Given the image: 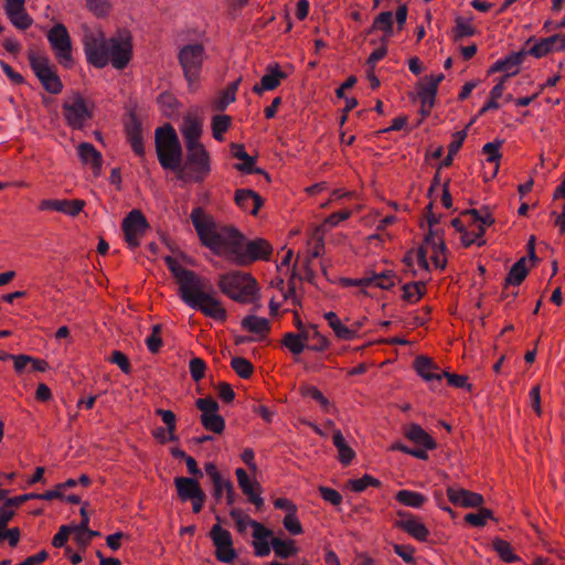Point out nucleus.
<instances>
[{"label":"nucleus","mask_w":565,"mask_h":565,"mask_svg":"<svg viewBox=\"0 0 565 565\" xmlns=\"http://www.w3.org/2000/svg\"><path fill=\"white\" fill-rule=\"evenodd\" d=\"M195 406L201 412V424L212 433L222 434L225 429V420L218 414L220 406L212 397L199 398Z\"/></svg>","instance_id":"2eb2a0df"},{"label":"nucleus","mask_w":565,"mask_h":565,"mask_svg":"<svg viewBox=\"0 0 565 565\" xmlns=\"http://www.w3.org/2000/svg\"><path fill=\"white\" fill-rule=\"evenodd\" d=\"M132 36L126 30H118L106 38L100 30H86L83 35V49L87 62L96 68L108 64L116 70L127 67L132 58Z\"/></svg>","instance_id":"f257e3e1"},{"label":"nucleus","mask_w":565,"mask_h":565,"mask_svg":"<svg viewBox=\"0 0 565 565\" xmlns=\"http://www.w3.org/2000/svg\"><path fill=\"white\" fill-rule=\"evenodd\" d=\"M235 202L244 211L256 215L263 205L262 196L253 190L239 189L235 192Z\"/></svg>","instance_id":"c756f323"},{"label":"nucleus","mask_w":565,"mask_h":565,"mask_svg":"<svg viewBox=\"0 0 565 565\" xmlns=\"http://www.w3.org/2000/svg\"><path fill=\"white\" fill-rule=\"evenodd\" d=\"M231 150L234 158L242 160V163L235 164V169L243 173H250L252 166H255L256 159L246 152L243 145L232 143Z\"/></svg>","instance_id":"58836bf2"},{"label":"nucleus","mask_w":565,"mask_h":565,"mask_svg":"<svg viewBox=\"0 0 565 565\" xmlns=\"http://www.w3.org/2000/svg\"><path fill=\"white\" fill-rule=\"evenodd\" d=\"M398 519L394 521V527L407 533L418 542H426L430 535L428 527L414 514L399 510Z\"/></svg>","instance_id":"a211bd4d"},{"label":"nucleus","mask_w":565,"mask_h":565,"mask_svg":"<svg viewBox=\"0 0 565 565\" xmlns=\"http://www.w3.org/2000/svg\"><path fill=\"white\" fill-rule=\"evenodd\" d=\"M47 41L56 61L64 67L71 68L74 64L72 39L63 23L54 24L47 32Z\"/></svg>","instance_id":"f8f14e48"},{"label":"nucleus","mask_w":565,"mask_h":565,"mask_svg":"<svg viewBox=\"0 0 565 565\" xmlns=\"http://www.w3.org/2000/svg\"><path fill=\"white\" fill-rule=\"evenodd\" d=\"M28 60L43 88L51 94H60L63 89V83L49 56L45 53L29 50Z\"/></svg>","instance_id":"1a4fd4ad"},{"label":"nucleus","mask_w":565,"mask_h":565,"mask_svg":"<svg viewBox=\"0 0 565 565\" xmlns=\"http://www.w3.org/2000/svg\"><path fill=\"white\" fill-rule=\"evenodd\" d=\"M210 537L215 546V557L217 561L230 564L237 557V553L233 547L232 534L223 529L220 523L212 526Z\"/></svg>","instance_id":"dca6fc26"},{"label":"nucleus","mask_w":565,"mask_h":565,"mask_svg":"<svg viewBox=\"0 0 565 565\" xmlns=\"http://www.w3.org/2000/svg\"><path fill=\"white\" fill-rule=\"evenodd\" d=\"M441 375L447 379L450 386L467 388L468 391L471 390V384L468 383V377L466 375L451 374L448 372H441Z\"/></svg>","instance_id":"774afa93"},{"label":"nucleus","mask_w":565,"mask_h":565,"mask_svg":"<svg viewBox=\"0 0 565 565\" xmlns=\"http://www.w3.org/2000/svg\"><path fill=\"white\" fill-rule=\"evenodd\" d=\"M490 519H493V513L486 508L479 509L476 513L465 515V521L472 526H483Z\"/></svg>","instance_id":"5fc2aeb1"},{"label":"nucleus","mask_w":565,"mask_h":565,"mask_svg":"<svg viewBox=\"0 0 565 565\" xmlns=\"http://www.w3.org/2000/svg\"><path fill=\"white\" fill-rule=\"evenodd\" d=\"M156 413L161 417L162 422L167 425L168 431H169V439L174 440L175 439V429H177V423H175V415L172 411L168 409H161L158 408Z\"/></svg>","instance_id":"052dcab7"},{"label":"nucleus","mask_w":565,"mask_h":565,"mask_svg":"<svg viewBox=\"0 0 565 565\" xmlns=\"http://www.w3.org/2000/svg\"><path fill=\"white\" fill-rule=\"evenodd\" d=\"M301 333L308 334L307 347L313 351L326 350L329 345L327 338L320 334V332L317 329V326L315 324H309L308 328Z\"/></svg>","instance_id":"37998d69"},{"label":"nucleus","mask_w":565,"mask_h":565,"mask_svg":"<svg viewBox=\"0 0 565 565\" xmlns=\"http://www.w3.org/2000/svg\"><path fill=\"white\" fill-rule=\"evenodd\" d=\"M86 8L96 18H106L110 13L113 4L109 0H86Z\"/></svg>","instance_id":"09e8293b"},{"label":"nucleus","mask_w":565,"mask_h":565,"mask_svg":"<svg viewBox=\"0 0 565 565\" xmlns=\"http://www.w3.org/2000/svg\"><path fill=\"white\" fill-rule=\"evenodd\" d=\"M366 277L370 280V286H376L381 289H390L395 285V275L391 270Z\"/></svg>","instance_id":"8fccbe9b"},{"label":"nucleus","mask_w":565,"mask_h":565,"mask_svg":"<svg viewBox=\"0 0 565 565\" xmlns=\"http://www.w3.org/2000/svg\"><path fill=\"white\" fill-rule=\"evenodd\" d=\"M477 33L476 28L470 21L465 20L461 17L456 19V25L454 28V40L459 41L463 38L473 36Z\"/></svg>","instance_id":"3c124183"},{"label":"nucleus","mask_w":565,"mask_h":565,"mask_svg":"<svg viewBox=\"0 0 565 565\" xmlns=\"http://www.w3.org/2000/svg\"><path fill=\"white\" fill-rule=\"evenodd\" d=\"M381 481L370 475H364L360 479H350L348 487L354 492H362L369 487H380Z\"/></svg>","instance_id":"603ef678"},{"label":"nucleus","mask_w":565,"mask_h":565,"mask_svg":"<svg viewBox=\"0 0 565 565\" xmlns=\"http://www.w3.org/2000/svg\"><path fill=\"white\" fill-rule=\"evenodd\" d=\"M281 343L292 353L300 354L308 344V334L288 332L284 335Z\"/></svg>","instance_id":"79ce46f5"},{"label":"nucleus","mask_w":565,"mask_h":565,"mask_svg":"<svg viewBox=\"0 0 565 565\" xmlns=\"http://www.w3.org/2000/svg\"><path fill=\"white\" fill-rule=\"evenodd\" d=\"M333 445L338 449L339 452V461L342 465H349L355 457L354 450L345 443L344 437L340 429H334L333 431Z\"/></svg>","instance_id":"4c0bfd02"},{"label":"nucleus","mask_w":565,"mask_h":565,"mask_svg":"<svg viewBox=\"0 0 565 565\" xmlns=\"http://www.w3.org/2000/svg\"><path fill=\"white\" fill-rule=\"evenodd\" d=\"M62 108L66 124L73 129H83L93 118L95 105L79 93H73L65 99Z\"/></svg>","instance_id":"9d476101"},{"label":"nucleus","mask_w":565,"mask_h":565,"mask_svg":"<svg viewBox=\"0 0 565 565\" xmlns=\"http://www.w3.org/2000/svg\"><path fill=\"white\" fill-rule=\"evenodd\" d=\"M156 151L163 169L178 171L181 166L182 147L170 124L156 129Z\"/></svg>","instance_id":"39448f33"},{"label":"nucleus","mask_w":565,"mask_h":565,"mask_svg":"<svg viewBox=\"0 0 565 565\" xmlns=\"http://www.w3.org/2000/svg\"><path fill=\"white\" fill-rule=\"evenodd\" d=\"M230 515L235 521L236 529L239 533H245L248 526L253 527V523H258L257 521L252 520L241 509H232L230 511Z\"/></svg>","instance_id":"6e6d98bb"},{"label":"nucleus","mask_w":565,"mask_h":565,"mask_svg":"<svg viewBox=\"0 0 565 565\" xmlns=\"http://www.w3.org/2000/svg\"><path fill=\"white\" fill-rule=\"evenodd\" d=\"M77 154L84 164H90L95 171H100L103 166L102 153L89 142L77 146Z\"/></svg>","instance_id":"2f4dec72"},{"label":"nucleus","mask_w":565,"mask_h":565,"mask_svg":"<svg viewBox=\"0 0 565 565\" xmlns=\"http://www.w3.org/2000/svg\"><path fill=\"white\" fill-rule=\"evenodd\" d=\"M414 367L419 376H422L426 381H431L434 379L441 380V373H435L437 366L435 363L427 356H418L414 361Z\"/></svg>","instance_id":"c9c22d12"},{"label":"nucleus","mask_w":565,"mask_h":565,"mask_svg":"<svg viewBox=\"0 0 565 565\" xmlns=\"http://www.w3.org/2000/svg\"><path fill=\"white\" fill-rule=\"evenodd\" d=\"M352 211L349 209L330 214L321 225L323 230L338 226L341 222L349 220L352 216Z\"/></svg>","instance_id":"13d9d810"},{"label":"nucleus","mask_w":565,"mask_h":565,"mask_svg":"<svg viewBox=\"0 0 565 565\" xmlns=\"http://www.w3.org/2000/svg\"><path fill=\"white\" fill-rule=\"evenodd\" d=\"M286 77L287 74L281 71L278 63L269 64L266 67V74L262 77L260 83L254 85L252 90L257 95H262L265 90H274Z\"/></svg>","instance_id":"a878e982"},{"label":"nucleus","mask_w":565,"mask_h":565,"mask_svg":"<svg viewBox=\"0 0 565 565\" xmlns=\"http://www.w3.org/2000/svg\"><path fill=\"white\" fill-rule=\"evenodd\" d=\"M20 536L19 527L7 529L0 526V543L8 541L11 547H15L20 541Z\"/></svg>","instance_id":"69168bd1"},{"label":"nucleus","mask_w":565,"mask_h":565,"mask_svg":"<svg viewBox=\"0 0 565 565\" xmlns=\"http://www.w3.org/2000/svg\"><path fill=\"white\" fill-rule=\"evenodd\" d=\"M242 328L245 331L250 333H255L259 337H266L270 331L269 320L263 317H257L255 315L246 316L242 320Z\"/></svg>","instance_id":"72a5a7b5"},{"label":"nucleus","mask_w":565,"mask_h":565,"mask_svg":"<svg viewBox=\"0 0 565 565\" xmlns=\"http://www.w3.org/2000/svg\"><path fill=\"white\" fill-rule=\"evenodd\" d=\"M403 299L411 303H416L426 292V285L422 281L408 282L402 287Z\"/></svg>","instance_id":"c03bdc74"},{"label":"nucleus","mask_w":565,"mask_h":565,"mask_svg":"<svg viewBox=\"0 0 565 565\" xmlns=\"http://www.w3.org/2000/svg\"><path fill=\"white\" fill-rule=\"evenodd\" d=\"M271 252L273 248L266 239L257 238L246 243L244 236L238 232L230 259L237 265L245 266L256 260L269 259Z\"/></svg>","instance_id":"6e6552de"},{"label":"nucleus","mask_w":565,"mask_h":565,"mask_svg":"<svg viewBox=\"0 0 565 565\" xmlns=\"http://www.w3.org/2000/svg\"><path fill=\"white\" fill-rule=\"evenodd\" d=\"M190 217L201 244L214 254L230 258L236 237H238V231L217 224L214 217L206 214L201 207L193 209Z\"/></svg>","instance_id":"7ed1b4c3"},{"label":"nucleus","mask_w":565,"mask_h":565,"mask_svg":"<svg viewBox=\"0 0 565 565\" xmlns=\"http://www.w3.org/2000/svg\"><path fill=\"white\" fill-rule=\"evenodd\" d=\"M302 393L303 395L311 397L312 399L318 402L324 412L329 413L330 409L332 408V405L329 402V399L322 394V392L318 387L307 386L303 388Z\"/></svg>","instance_id":"4d7b16f0"},{"label":"nucleus","mask_w":565,"mask_h":565,"mask_svg":"<svg viewBox=\"0 0 565 565\" xmlns=\"http://www.w3.org/2000/svg\"><path fill=\"white\" fill-rule=\"evenodd\" d=\"M395 500L405 507L419 509L426 503L427 498L416 491L399 490L395 494Z\"/></svg>","instance_id":"ea45409f"},{"label":"nucleus","mask_w":565,"mask_h":565,"mask_svg":"<svg viewBox=\"0 0 565 565\" xmlns=\"http://www.w3.org/2000/svg\"><path fill=\"white\" fill-rule=\"evenodd\" d=\"M148 228L149 223L142 212L137 209L131 210L121 222L125 242L131 249H136L140 245Z\"/></svg>","instance_id":"ddd939ff"},{"label":"nucleus","mask_w":565,"mask_h":565,"mask_svg":"<svg viewBox=\"0 0 565 565\" xmlns=\"http://www.w3.org/2000/svg\"><path fill=\"white\" fill-rule=\"evenodd\" d=\"M166 264L179 286V296L189 307L200 310L204 316L224 322L227 311L212 288L206 289L205 282L193 270L184 268L175 258L166 257Z\"/></svg>","instance_id":"f03ea898"},{"label":"nucleus","mask_w":565,"mask_h":565,"mask_svg":"<svg viewBox=\"0 0 565 565\" xmlns=\"http://www.w3.org/2000/svg\"><path fill=\"white\" fill-rule=\"evenodd\" d=\"M220 290L239 303H253L258 300V284L248 273L231 271L218 278Z\"/></svg>","instance_id":"20e7f679"},{"label":"nucleus","mask_w":565,"mask_h":565,"mask_svg":"<svg viewBox=\"0 0 565 565\" xmlns=\"http://www.w3.org/2000/svg\"><path fill=\"white\" fill-rule=\"evenodd\" d=\"M529 269L526 268V258L522 257L511 267L508 276L505 277L502 297H516L519 290L515 287L520 286L526 278Z\"/></svg>","instance_id":"5701e85b"},{"label":"nucleus","mask_w":565,"mask_h":565,"mask_svg":"<svg viewBox=\"0 0 565 565\" xmlns=\"http://www.w3.org/2000/svg\"><path fill=\"white\" fill-rule=\"evenodd\" d=\"M492 547L498 553L500 558L505 563H514L520 561V557L513 552L511 544L505 540H493Z\"/></svg>","instance_id":"49530a36"},{"label":"nucleus","mask_w":565,"mask_h":565,"mask_svg":"<svg viewBox=\"0 0 565 565\" xmlns=\"http://www.w3.org/2000/svg\"><path fill=\"white\" fill-rule=\"evenodd\" d=\"M127 139L132 148V151L140 158L145 157V147L142 139V128L139 118L131 114L126 122Z\"/></svg>","instance_id":"bb28decb"},{"label":"nucleus","mask_w":565,"mask_h":565,"mask_svg":"<svg viewBox=\"0 0 565 565\" xmlns=\"http://www.w3.org/2000/svg\"><path fill=\"white\" fill-rule=\"evenodd\" d=\"M231 366L235 371V373L242 379L250 377L254 371L253 364L247 359L239 356L232 359Z\"/></svg>","instance_id":"864d4df0"},{"label":"nucleus","mask_w":565,"mask_h":565,"mask_svg":"<svg viewBox=\"0 0 565 565\" xmlns=\"http://www.w3.org/2000/svg\"><path fill=\"white\" fill-rule=\"evenodd\" d=\"M211 172L210 154L203 145L186 148L183 167L178 169V178L188 182H202Z\"/></svg>","instance_id":"0eeeda50"},{"label":"nucleus","mask_w":565,"mask_h":565,"mask_svg":"<svg viewBox=\"0 0 565 565\" xmlns=\"http://www.w3.org/2000/svg\"><path fill=\"white\" fill-rule=\"evenodd\" d=\"M232 118L228 115H215L211 121L213 138L217 141L224 140V134L231 127Z\"/></svg>","instance_id":"a18cd8bd"},{"label":"nucleus","mask_w":565,"mask_h":565,"mask_svg":"<svg viewBox=\"0 0 565 565\" xmlns=\"http://www.w3.org/2000/svg\"><path fill=\"white\" fill-rule=\"evenodd\" d=\"M109 362L116 364L125 374L131 373V364L129 359L121 351H113L109 358Z\"/></svg>","instance_id":"0e129e2a"},{"label":"nucleus","mask_w":565,"mask_h":565,"mask_svg":"<svg viewBox=\"0 0 565 565\" xmlns=\"http://www.w3.org/2000/svg\"><path fill=\"white\" fill-rule=\"evenodd\" d=\"M503 145V140L495 139L492 142H488L482 147V152L487 156L486 162L493 166V175L499 171L501 152L500 149Z\"/></svg>","instance_id":"a19ab883"},{"label":"nucleus","mask_w":565,"mask_h":565,"mask_svg":"<svg viewBox=\"0 0 565 565\" xmlns=\"http://www.w3.org/2000/svg\"><path fill=\"white\" fill-rule=\"evenodd\" d=\"M525 56V52L520 51L512 53L504 58L498 60L495 63L491 65L488 73H497L504 72L503 76H508V78L512 75H515L519 72V66L522 64Z\"/></svg>","instance_id":"cd10ccee"},{"label":"nucleus","mask_w":565,"mask_h":565,"mask_svg":"<svg viewBox=\"0 0 565 565\" xmlns=\"http://www.w3.org/2000/svg\"><path fill=\"white\" fill-rule=\"evenodd\" d=\"M205 60L206 52L202 43H190L179 49L178 62L182 68L189 89L196 90L199 88Z\"/></svg>","instance_id":"423d86ee"},{"label":"nucleus","mask_w":565,"mask_h":565,"mask_svg":"<svg viewBox=\"0 0 565 565\" xmlns=\"http://www.w3.org/2000/svg\"><path fill=\"white\" fill-rule=\"evenodd\" d=\"M323 317L337 338L344 341L354 340V331L350 330L349 326L344 324L335 312H326Z\"/></svg>","instance_id":"f704fd0d"},{"label":"nucleus","mask_w":565,"mask_h":565,"mask_svg":"<svg viewBox=\"0 0 565 565\" xmlns=\"http://www.w3.org/2000/svg\"><path fill=\"white\" fill-rule=\"evenodd\" d=\"M449 501L462 508H479L483 504V497L463 488L449 487L447 489Z\"/></svg>","instance_id":"393cba45"},{"label":"nucleus","mask_w":565,"mask_h":565,"mask_svg":"<svg viewBox=\"0 0 565 565\" xmlns=\"http://www.w3.org/2000/svg\"><path fill=\"white\" fill-rule=\"evenodd\" d=\"M394 552L407 564L415 563V547L409 544H394Z\"/></svg>","instance_id":"338daca9"},{"label":"nucleus","mask_w":565,"mask_h":565,"mask_svg":"<svg viewBox=\"0 0 565 565\" xmlns=\"http://www.w3.org/2000/svg\"><path fill=\"white\" fill-rule=\"evenodd\" d=\"M180 132L184 139L185 148L201 146V136L203 134V119L195 114L184 115L180 125Z\"/></svg>","instance_id":"aec40b11"},{"label":"nucleus","mask_w":565,"mask_h":565,"mask_svg":"<svg viewBox=\"0 0 565 565\" xmlns=\"http://www.w3.org/2000/svg\"><path fill=\"white\" fill-rule=\"evenodd\" d=\"M284 527L291 535H299L303 532L302 525L297 516V512L286 514L282 521Z\"/></svg>","instance_id":"e2e57ef3"},{"label":"nucleus","mask_w":565,"mask_h":565,"mask_svg":"<svg viewBox=\"0 0 565 565\" xmlns=\"http://www.w3.org/2000/svg\"><path fill=\"white\" fill-rule=\"evenodd\" d=\"M235 475L238 487L248 498V501L254 504L256 509H262L264 505V499L262 498L263 489L260 484L256 480H252L243 468H237Z\"/></svg>","instance_id":"4be33fe9"},{"label":"nucleus","mask_w":565,"mask_h":565,"mask_svg":"<svg viewBox=\"0 0 565 565\" xmlns=\"http://www.w3.org/2000/svg\"><path fill=\"white\" fill-rule=\"evenodd\" d=\"M271 547L277 557L289 558L298 554L299 547L296 542L291 539L281 540L279 537H271Z\"/></svg>","instance_id":"e433bc0d"},{"label":"nucleus","mask_w":565,"mask_h":565,"mask_svg":"<svg viewBox=\"0 0 565 565\" xmlns=\"http://www.w3.org/2000/svg\"><path fill=\"white\" fill-rule=\"evenodd\" d=\"M271 536L273 532L262 523H253V547L256 556L265 557L270 554L271 544L268 539Z\"/></svg>","instance_id":"c85d7f7f"},{"label":"nucleus","mask_w":565,"mask_h":565,"mask_svg":"<svg viewBox=\"0 0 565 565\" xmlns=\"http://www.w3.org/2000/svg\"><path fill=\"white\" fill-rule=\"evenodd\" d=\"M174 484L179 499L182 502L191 501L194 513L201 512L205 503V492L196 479L175 477Z\"/></svg>","instance_id":"4468645a"},{"label":"nucleus","mask_w":565,"mask_h":565,"mask_svg":"<svg viewBox=\"0 0 565 565\" xmlns=\"http://www.w3.org/2000/svg\"><path fill=\"white\" fill-rule=\"evenodd\" d=\"M405 436L418 446H423L425 449H435L437 447L434 438L425 431L419 425L412 424L405 429Z\"/></svg>","instance_id":"473e14b6"},{"label":"nucleus","mask_w":565,"mask_h":565,"mask_svg":"<svg viewBox=\"0 0 565 565\" xmlns=\"http://www.w3.org/2000/svg\"><path fill=\"white\" fill-rule=\"evenodd\" d=\"M146 344L151 353H158L162 347L161 324L152 326L150 335L146 339Z\"/></svg>","instance_id":"bf43d9fd"},{"label":"nucleus","mask_w":565,"mask_h":565,"mask_svg":"<svg viewBox=\"0 0 565 565\" xmlns=\"http://www.w3.org/2000/svg\"><path fill=\"white\" fill-rule=\"evenodd\" d=\"M443 79L444 74L441 73L436 75H429L426 76L417 87V96L420 102L419 111L424 118L430 115L431 109L435 106L438 86L443 82Z\"/></svg>","instance_id":"f3484780"},{"label":"nucleus","mask_w":565,"mask_h":565,"mask_svg":"<svg viewBox=\"0 0 565 565\" xmlns=\"http://www.w3.org/2000/svg\"><path fill=\"white\" fill-rule=\"evenodd\" d=\"M4 11L10 22L19 30H26L33 23L22 1H6Z\"/></svg>","instance_id":"b1692460"},{"label":"nucleus","mask_w":565,"mask_h":565,"mask_svg":"<svg viewBox=\"0 0 565 565\" xmlns=\"http://www.w3.org/2000/svg\"><path fill=\"white\" fill-rule=\"evenodd\" d=\"M85 201L79 199H45L39 203L38 209L40 211H55L75 217L83 211Z\"/></svg>","instance_id":"412c9836"},{"label":"nucleus","mask_w":565,"mask_h":565,"mask_svg":"<svg viewBox=\"0 0 565 565\" xmlns=\"http://www.w3.org/2000/svg\"><path fill=\"white\" fill-rule=\"evenodd\" d=\"M445 250L446 245L441 236L437 232L430 230L423 244L417 249L416 256L418 265L424 269H428L429 257L436 268L444 269L447 264Z\"/></svg>","instance_id":"9b49d317"},{"label":"nucleus","mask_w":565,"mask_h":565,"mask_svg":"<svg viewBox=\"0 0 565 565\" xmlns=\"http://www.w3.org/2000/svg\"><path fill=\"white\" fill-rule=\"evenodd\" d=\"M462 217H467V226L461 235V243L465 247L472 244L483 246L486 244L483 225L478 223V210H467L462 212Z\"/></svg>","instance_id":"6ab92c4d"},{"label":"nucleus","mask_w":565,"mask_h":565,"mask_svg":"<svg viewBox=\"0 0 565 565\" xmlns=\"http://www.w3.org/2000/svg\"><path fill=\"white\" fill-rule=\"evenodd\" d=\"M189 370L192 380L200 382L205 376L206 364L201 358H193L189 362Z\"/></svg>","instance_id":"680f3d73"},{"label":"nucleus","mask_w":565,"mask_h":565,"mask_svg":"<svg viewBox=\"0 0 565 565\" xmlns=\"http://www.w3.org/2000/svg\"><path fill=\"white\" fill-rule=\"evenodd\" d=\"M394 15L391 11L381 12L373 21L371 28L366 31V34H372L375 31L383 32L381 43H388L390 39L394 34Z\"/></svg>","instance_id":"7c9ffc66"},{"label":"nucleus","mask_w":565,"mask_h":565,"mask_svg":"<svg viewBox=\"0 0 565 565\" xmlns=\"http://www.w3.org/2000/svg\"><path fill=\"white\" fill-rule=\"evenodd\" d=\"M554 40L555 38L553 36L541 39L529 50L527 53L536 58L546 56L548 53L556 51Z\"/></svg>","instance_id":"de8ad7c7"}]
</instances>
